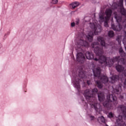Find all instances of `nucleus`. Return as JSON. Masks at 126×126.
Masks as SVG:
<instances>
[{"instance_id": "nucleus-24", "label": "nucleus", "mask_w": 126, "mask_h": 126, "mask_svg": "<svg viewBox=\"0 0 126 126\" xmlns=\"http://www.w3.org/2000/svg\"><path fill=\"white\" fill-rule=\"evenodd\" d=\"M108 117L111 119L114 117V114H113L112 112H110L109 113Z\"/></svg>"}, {"instance_id": "nucleus-14", "label": "nucleus", "mask_w": 126, "mask_h": 126, "mask_svg": "<svg viewBox=\"0 0 126 126\" xmlns=\"http://www.w3.org/2000/svg\"><path fill=\"white\" fill-rule=\"evenodd\" d=\"M110 82L111 83H115L117 80H119V76H113L112 77L110 78Z\"/></svg>"}, {"instance_id": "nucleus-12", "label": "nucleus", "mask_w": 126, "mask_h": 126, "mask_svg": "<svg viewBox=\"0 0 126 126\" xmlns=\"http://www.w3.org/2000/svg\"><path fill=\"white\" fill-rule=\"evenodd\" d=\"M80 46H84V47H88V46H89V44H88V42L84 41L81 39L79 41L78 43V48H80Z\"/></svg>"}, {"instance_id": "nucleus-32", "label": "nucleus", "mask_w": 126, "mask_h": 126, "mask_svg": "<svg viewBox=\"0 0 126 126\" xmlns=\"http://www.w3.org/2000/svg\"><path fill=\"white\" fill-rule=\"evenodd\" d=\"M107 126H108V125H106Z\"/></svg>"}, {"instance_id": "nucleus-2", "label": "nucleus", "mask_w": 126, "mask_h": 126, "mask_svg": "<svg viewBox=\"0 0 126 126\" xmlns=\"http://www.w3.org/2000/svg\"><path fill=\"white\" fill-rule=\"evenodd\" d=\"M112 12L113 11L111 9H107L106 10L105 14L99 15V21L100 22H104V26L105 27H108V21L111 18Z\"/></svg>"}, {"instance_id": "nucleus-28", "label": "nucleus", "mask_w": 126, "mask_h": 126, "mask_svg": "<svg viewBox=\"0 0 126 126\" xmlns=\"http://www.w3.org/2000/svg\"><path fill=\"white\" fill-rule=\"evenodd\" d=\"M87 84H88V85H90V81H87Z\"/></svg>"}, {"instance_id": "nucleus-19", "label": "nucleus", "mask_w": 126, "mask_h": 126, "mask_svg": "<svg viewBox=\"0 0 126 126\" xmlns=\"http://www.w3.org/2000/svg\"><path fill=\"white\" fill-rule=\"evenodd\" d=\"M116 68L117 71H118L119 72H122V71H123V70L125 69L124 67H122V66L120 65H118L117 66H116Z\"/></svg>"}, {"instance_id": "nucleus-6", "label": "nucleus", "mask_w": 126, "mask_h": 126, "mask_svg": "<svg viewBox=\"0 0 126 126\" xmlns=\"http://www.w3.org/2000/svg\"><path fill=\"white\" fill-rule=\"evenodd\" d=\"M112 101H114V102L117 101V97L114 95V94H112L111 97V95L108 94L107 95L106 102L103 103V106L104 107H107V108H109V107L111 106V104H110V103Z\"/></svg>"}, {"instance_id": "nucleus-22", "label": "nucleus", "mask_w": 126, "mask_h": 126, "mask_svg": "<svg viewBox=\"0 0 126 126\" xmlns=\"http://www.w3.org/2000/svg\"><path fill=\"white\" fill-rule=\"evenodd\" d=\"M98 121H100L101 123H105V118H104V117L101 116L100 117L98 118Z\"/></svg>"}, {"instance_id": "nucleus-16", "label": "nucleus", "mask_w": 126, "mask_h": 126, "mask_svg": "<svg viewBox=\"0 0 126 126\" xmlns=\"http://www.w3.org/2000/svg\"><path fill=\"white\" fill-rule=\"evenodd\" d=\"M79 77L81 78V81H82V80L84 81V79L86 78V76H85L83 72L81 71L79 73Z\"/></svg>"}, {"instance_id": "nucleus-13", "label": "nucleus", "mask_w": 126, "mask_h": 126, "mask_svg": "<svg viewBox=\"0 0 126 126\" xmlns=\"http://www.w3.org/2000/svg\"><path fill=\"white\" fill-rule=\"evenodd\" d=\"M98 100L100 101V102H102L104 101V98H105L104 96V94L102 92H99L98 94Z\"/></svg>"}, {"instance_id": "nucleus-21", "label": "nucleus", "mask_w": 126, "mask_h": 126, "mask_svg": "<svg viewBox=\"0 0 126 126\" xmlns=\"http://www.w3.org/2000/svg\"><path fill=\"white\" fill-rule=\"evenodd\" d=\"M95 82L98 88H102V87H103V83H102V82H100L99 81H96Z\"/></svg>"}, {"instance_id": "nucleus-3", "label": "nucleus", "mask_w": 126, "mask_h": 126, "mask_svg": "<svg viewBox=\"0 0 126 126\" xmlns=\"http://www.w3.org/2000/svg\"><path fill=\"white\" fill-rule=\"evenodd\" d=\"M93 71L94 77H97L99 79H100V81H102L104 84L108 83V78H107V76H100L101 73V69H100V67H97Z\"/></svg>"}, {"instance_id": "nucleus-30", "label": "nucleus", "mask_w": 126, "mask_h": 126, "mask_svg": "<svg viewBox=\"0 0 126 126\" xmlns=\"http://www.w3.org/2000/svg\"><path fill=\"white\" fill-rule=\"evenodd\" d=\"M121 98H123V96H122L121 97Z\"/></svg>"}, {"instance_id": "nucleus-8", "label": "nucleus", "mask_w": 126, "mask_h": 126, "mask_svg": "<svg viewBox=\"0 0 126 126\" xmlns=\"http://www.w3.org/2000/svg\"><path fill=\"white\" fill-rule=\"evenodd\" d=\"M124 1L123 0H120L119 3L117 5L118 7H115V9H117L118 8V11L120 12L123 15H126V11L124 8V6H123V3Z\"/></svg>"}, {"instance_id": "nucleus-1", "label": "nucleus", "mask_w": 126, "mask_h": 126, "mask_svg": "<svg viewBox=\"0 0 126 126\" xmlns=\"http://www.w3.org/2000/svg\"><path fill=\"white\" fill-rule=\"evenodd\" d=\"M114 16L115 19H116V21H117L119 26H116V27L114 25H112V28L114 30V31H121V30H122V29L124 28H126V20L124 22H122V17L120 16L119 15H118V13H117L116 12H114ZM122 24L124 26V27L122 26Z\"/></svg>"}, {"instance_id": "nucleus-18", "label": "nucleus", "mask_w": 126, "mask_h": 126, "mask_svg": "<svg viewBox=\"0 0 126 126\" xmlns=\"http://www.w3.org/2000/svg\"><path fill=\"white\" fill-rule=\"evenodd\" d=\"M95 100H94V102L90 103V105H91L92 108H94L96 111H97V109H98L97 106H99L98 103H95Z\"/></svg>"}, {"instance_id": "nucleus-7", "label": "nucleus", "mask_w": 126, "mask_h": 126, "mask_svg": "<svg viewBox=\"0 0 126 126\" xmlns=\"http://www.w3.org/2000/svg\"><path fill=\"white\" fill-rule=\"evenodd\" d=\"M91 28L93 29L95 35H98V33L101 32V26L97 24L96 22H94L92 24H91Z\"/></svg>"}, {"instance_id": "nucleus-26", "label": "nucleus", "mask_w": 126, "mask_h": 126, "mask_svg": "<svg viewBox=\"0 0 126 126\" xmlns=\"http://www.w3.org/2000/svg\"><path fill=\"white\" fill-rule=\"evenodd\" d=\"M75 25V23L74 22L71 23V26L72 27H74Z\"/></svg>"}, {"instance_id": "nucleus-10", "label": "nucleus", "mask_w": 126, "mask_h": 126, "mask_svg": "<svg viewBox=\"0 0 126 126\" xmlns=\"http://www.w3.org/2000/svg\"><path fill=\"white\" fill-rule=\"evenodd\" d=\"M80 4L79 1H74L69 4V7L71 9H75L76 7H78Z\"/></svg>"}, {"instance_id": "nucleus-23", "label": "nucleus", "mask_w": 126, "mask_h": 126, "mask_svg": "<svg viewBox=\"0 0 126 126\" xmlns=\"http://www.w3.org/2000/svg\"><path fill=\"white\" fill-rule=\"evenodd\" d=\"M114 32L113 31H109L108 32V36H109V37H114Z\"/></svg>"}, {"instance_id": "nucleus-25", "label": "nucleus", "mask_w": 126, "mask_h": 126, "mask_svg": "<svg viewBox=\"0 0 126 126\" xmlns=\"http://www.w3.org/2000/svg\"><path fill=\"white\" fill-rule=\"evenodd\" d=\"M58 0H52V3L54 4H56V3H58Z\"/></svg>"}, {"instance_id": "nucleus-4", "label": "nucleus", "mask_w": 126, "mask_h": 126, "mask_svg": "<svg viewBox=\"0 0 126 126\" xmlns=\"http://www.w3.org/2000/svg\"><path fill=\"white\" fill-rule=\"evenodd\" d=\"M121 111H122L123 116L120 115L118 119H117V123L118 125H121V126H124L123 125L124 122H123V119L124 118V120L126 121V107L124 105H121L119 107Z\"/></svg>"}, {"instance_id": "nucleus-11", "label": "nucleus", "mask_w": 126, "mask_h": 126, "mask_svg": "<svg viewBox=\"0 0 126 126\" xmlns=\"http://www.w3.org/2000/svg\"><path fill=\"white\" fill-rule=\"evenodd\" d=\"M94 35V33H93V32H89L87 34V35H83V37H86V38L89 42H92V40H93V35Z\"/></svg>"}, {"instance_id": "nucleus-17", "label": "nucleus", "mask_w": 126, "mask_h": 126, "mask_svg": "<svg viewBox=\"0 0 126 126\" xmlns=\"http://www.w3.org/2000/svg\"><path fill=\"white\" fill-rule=\"evenodd\" d=\"M121 91H122L121 86H117L116 89L114 90V92L115 94H120V93H121Z\"/></svg>"}, {"instance_id": "nucleus-9", "label": "nucleus", "mask_w": 126, "mask_h": 126, "mask_svg": "<svg viewBox=\"0 0 126 126\" xmlns=\"http://www.w3.org/2000/svg\"><path fill=\"white\" fill-rule=\"evenodd\" d=\"M85 60V56L82 53H79L77 54V61L82 63Z\"/></svg>"}, {"instance_id": "nucleus-15", "label": "nucleus", "mask_w": 126, "mask_h": 126, "mask_svg": "<svg viewBox=\"0 0 126 126\" xmlns=\"http://www.w3.org/2000/svg\"><path fill=\"white\" fill-rule=\"evenodd\" d=\"M74 86L75 87V88H77L78 90H79L80 89V85H79V81L77 80V79H76L75 81H74Z\"/></svg>"}, {"instance_id": "nucleus-5", "label": "nucleus", "mask_w": 126, "mask_h": 126, "mask_svg": "<svg viewBox=\"0 0 126 126\" xmlns=\"http://www.w3.org/2000/svg\"><path fill=\"white\" fill-rule=\"evenodd\" d=\"M97 92H98L97 89H94L92 91L90 90H87L84 93V96H85L87 100L92 99V98H93L94 100H95V95L97 94Z\"/></svg>"}, {"instance_id": "nucleus-29", "label": "nucleus", "mask_w": 126, "mask_h": 126, "mask_svg": "<svg viewBox=\"0 0 126 126\" xmlns=\"http://www.w3.org/2000/svg\"><path fill=\"white\" fill-rule=\"evenodd\" d=\"M125 36L126 37V32H125Z\"/></svg>"}, {"instance_id": "nucleus-20", "label": "nucleus", "mask_w": 126, "mask_h": 126, "mask_svg": "<svg viewBox=\"0 0 126 126\" xmlns=\"http://www.w3.org/2000/svg\"><path fill=\"white\" fill-rule=\"evenodd\" d=\"M124 38H125V37L123 36H119L117 37V41H118L119 45H120V44H121V41L123 40V41H125V39Z\"/></svg>"}, {"instance_id": "nucleus-27", "label": "nucleus", "mask_w": 126, "mask_h": 126, "mask_svg": "<svg viewBox=\"0 0 126 126\" xmlns=\"http://www.w3.org/2000/svg\"><path fill=\"white\" fill-rule=\"evenodd\" d=\"M79 20L78 19V20H77L76 21V24L77 25H78V24H79Z\"/></svg>"}, {"instance_id": "nucleus-31", "label": "nucleus", "mask_w": 126, "mask_h": 126, "mask_svg": "<svg viewBox=\"0 0 126 126\" xmlns=\"http://www.w3.org/2000/svg\"><path fill=\"white\" fill-rule=\"evenodd\" d=\"M113 5H115V4H113Z\"/></svg>"}]
</instances>
